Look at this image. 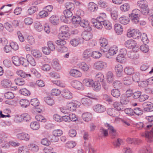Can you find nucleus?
<instances>
[{"label":"nucleus","mask_w":153,"mask_h":153,"mask_svg":"<svg viewBox=\"0 0 153 153\" xmlns=\"http://www.w3.org/2000/svg\"><path fill=\"white\" fill-rule=\"evenodd\" d=\"M137 6L140 9V13L143 15L147 16L149 12V9L148 7V4L147 2L144 0H140L137 2Z\"/></svg>","instance_id":"1"},{"label":"nucleus","mask_w":153,"mask_h":153,"mask_svg":"<svg viewBox=\"0 0 153 153\" xmlns=\"http://www.w3.org/2000/svg\"><path fill=\"white\" fill-rule=\"evenodd\" d=\"M127 35L128 37H132L134 39H137L140 36V33L137 29H129L128 30Z\"/></svg>","instance_id":"2"},{"label":"nucleus","mask_w":153,"mask_h":153,"mask_svg":"<svg viewBox=\"0 0 153 153\" xmlns=\"http://www.w3.org/2000/svg\"><path fill=\"white\" fill-rule=\"evenodd\" d=\"M81 103L77 101H75L74 102H68L66 105V107L69 111H75L77 108L79 107Z\"/></svg>","instance_id":"3"},{"label":"nucleus","mask_w":153,"mask_h":153,"mask_svg":"<svg viewBox=\"0 0 153 153\" xmlns=\"http://www.w3.org/2000/svg\"><path fill=\"white\" fill-rule=\"evenodd\" d=\"M107 66V64L106 62L102 61H97L94 63L93 65L95 69L100 71L105 68Z\"/></svg>","instance_id":"4"},{"label":"nucleus","mask_w":153,"mask_h":153,"mask_svg":"<svg viewBox=\"0 0 153 153\" xmlns=\"http://www.w3.org/2000/svg\"><path fill=\"white\" fill-rule=\"evenodd\" d=\"M71 84L73 88L77 90L82 91L84 89V86L82 82L79 81L73 80L71 82Z\"/></svg>","instance_id":"5"},{"label":"nucleus","mask_w":153,"mask_h":153,"mask_svg":"<svg viewBox=\"0 0 153 153\" xmlns=\"http://www.w3.org/2000/svg\"><path fill=\"white\" fill-rule=\"evenodd\" d=\"M118 50V47L115 45H114L110 47L108 52L106 54V57L108 58H110V57L116 54Z\"/></svg>","instance_id":"6"},{"label":"nucleus","mask_w":153,"mask_h":153,"mask_svg":"<svg viewBox=\"0 0 153 153\" xmlns=\"http://www.w3.org/2000/svg\"><path fill=\"white\" fill-rule=\"evenodd\" d=\"M93 109L95 112L98 113H103L106 110L105 107L100 104H97L94 105Z\"/></svg>","instance_id":"7"},{"label":"nucleus","mask_w":153,"mask_h":153,"mask_svg":"<svg viewBox=\"0 0 153 153\" xmlns=\"http://www.w3.org/2000/svg\"><path fill=\"white\" fill-rule=\"evenodd\" d=\"M61 95L63 97L66 99H71L73 97V94L67 89L63 90L62 91Z\"/></svg>","instance_id":"8"},{"label":"nucleus","mask_w":153,"mask_h":153,"mask_svg":"<svg viewBox=\"0 0 153 153\" xmlns=\"http://www.w3.org/2000/svg\"><path fill=\"white\" fill-rule=\"evenodd\" d=\"M141 135L142 137H145L147 139L148 141L152 142L153 141L152 138L153 137V128L150 132L146 131L142 133Z\"/></svg>","instance_id":"9"},{"label":"nucleus","mask_w":153,"mask_h":153,"mask_svg":"<svg viewBox=\"0 0 153 153\" xmlns=\"http://www.w3.org/2000/svg\"><path fill=\"white\" fill-rule=\"evenodd\" d=\"M69 73L71 76L75 78H79L82 76V73L80 71L74 69H71Z\"/></svg>","instance_id":"10"},{"label":"nucleus","mask_w":153,"mask_h":153,"mask_svg":"<svg viewBox=\"0 0 153 153\" xmlns=\"http://www.w3.org/2000/svg\"><path fill=\"white\" fill-rule=\"evenodd\" d=\"M125 45L128 48L134 49L136 46L137 43L134 40L130 39L125 42Z\"/></svg>","instance_id":"11"},{"label":"nucleus","mask_w":153,"mask_h":153,"mask_svg":"<svg viewBox=\"0 0 153 153\" xmlns=\"http://www.w3.org/2000/svg\"><path fill=\"white\" fill-rule=\"evenodd\" d=\"M17 138L20 140L28 141L30 138V135L26 133H22L16 135Z\"/></svg>","instance_id":"12"},{"label":"nucleus","mask_w":153,"mask_h":153,"mask_svg":"<svg viewBox=\"0 0 153 153\" xmlns=\"http://www.w3.org/2000/svg\"><path fill=\"white\" fill-rule=\"evenodd\" d=\"M82 82L84 85L91 87L94 84V80L91 78H85L82 80Z\"/></svg>","instance_id":"13"},{"label":"nucleus","mask_w":153,"mask_h":153,"mask_svg":"<svg viewBox=\"0 0 153 153\" xmlns=\"http://www.w3.org/2000/svg\"><path fill=\"white\" fill-rule=\"evenodd\" d=\"M114 70L117 76L120 77L123 70V66L120 64L117 65L115 66Z\"/></svg>","instance_id":"14"},{"label":"nucleus","mask_w":153,"mask_h":153,"mask_svg":"<svg viewBox=\"0 0 153 153\" xmlns=\"http://www.w3.org/2000/svg\"><path fill=\"white\" fill-rule=\"evenodd\" d=\"M83 120L85 122H88L92 118V114L91 113L86 112L83 113L82 116Z\"/></svg>","instance_id":"15"},{"label":"nucleus","mask_w":153,"mask_h":153,"mask_svg":"<svg viewBox=\"0 0 153 153\" xmlns=\"http://www.w3.org/2000/svg\"><path fill=\"white\" fill-rule=\"evenodd\" d=\"M114 28L116 33L118 35L121 34L123 32L122 26L118 23H116L114 26Z\"/></svg>","instance_id":"16"},{"label":"nucleus","mask_w":153,"mask_h":153,"mask_svg":"<svg viewBox=\"0 0 153 153\" xmlns=\"http://www.w3.org/2000/svg\"><path fill=\"white\" fill-rule=\"evenodd\" d=\"M143 105L144 111L147 112L152 111L153 108V104L150 102H145L143 103Z\"/></svg>","instance_id":"17"},{"label":"nucleus","mask_w":153,"mask_h":153,"mask_svg":"<svg viewBox=\"0 0 153 153\" xmlns=\"http://www.w3.org/2000/svg\"><path fill=\"white\" fill-rule=\"evenodd\" d=\"M49 21L53 25H56L59 23V19L58 16L54 15L50 17Z\"/></svg>","instance_id":"18"},{"label":"nucleus","mask_w":153,"mask_h":153,"mask_svg":"<svg viewBox=\"0 0 153 153\" xmlns=\"http://www.w3.org/2000/svg\"><path fill=\"white\" fill-rule=\"evenodd\" d=\"M82 39L79 37L74 38L70 41V43L74 47H76L82 43Z\"/></svg>","instance_id":"19"},{"label":"nucleus","mask_w":153,"mask_h":153,"mask_svg":"<svg viewBox=\"0 0 153 153\" xmlns=\"http://www.w3.org/2000/svg\"><path fill=\"white\" fill-rule=\"evenodd\" d=\"M113 106L115 109L119 111H122L124 110V107L120 102H115L113 104Z\"/></svg>","instance_id":"20"},{"label":"nucleus","mask_w":153,"mask_h":153,"mask_svg":"<svg viewBox=\"0 0 153 153\" xmlns=\"http://www.w3.org/2000/svg\"><path fill=\"white\" fill-rule=\"evenodd\" d=\"M114 75L111 71L108 72L106 75V80L108 83H111L114 80Z\"/></svg>","instance_id":"21"},{"label":"nucleus","mask_w":153,"mask_h":153,"mask_svg":"<svg viewBox=\"0 0 153 153\" xmlns=\"http://www.w3.org/2000/svg\"><path fill=\"white\" fill-rule=\"evenodd\" d=\"M79 68L84 72L88 71L90 68L89 65L85 62H82L78 64Z\"/></svg>","instance_id":"22"},{"label":"nucleus","mask_w":153,"mask_h":153,"mask_svg":"<svg viewBox=\"0 0 153 153\" xmlns=\"http://www.w3.org/2000/svg\"><path fill=\"white\" fill-rule=\"evenodd\" d=\"M12 82L8 79H4L1 82V85L4 88H9L11 87Z\"/></svg>","instance_id":"23"},{"label":"nucleus","mask_w":153,"mask_h":153,"mask_svg":"<svg viewBox=\"0 0 153 153\" xmlns=\"http://www.w3.org/2000/svg\"><path fill=\"white\" fill-rule=\"evenodd\" d=\"M26 58L27 59L28 64L30 63L31 65L33 66L36 65V61L30 54H27L26 56Z\"/></svg>","instance_id":"24"},{"label":"nucleus","mask_w":153,"mask_h":153,"mask_svg":"<svg viewBox=\"0 0 153 153\" xmlns=\"http://www.w3.org/2000/svg\"><path fill=\"white\" fill-rule=\"evenodd\" d=\"M119 21L121 24L126 25L129 22L130 19L126 16H122L119 18Z\"/></svg>","instance_id":"25"},{"label":"nucleus","mask_w":153,"mask_h":153,"mask_svg":"<svg viewBox=\"0 0 153 153\" xmlns=\"http://www.w3.org/2000/svg\"><path fill=\"white\" fill-rule=\"evenodd\" d=\"M82 36L83 39L86 41L89 40L92 37V34L89 32L87 31L83 32L82 33Z\"/></svg>","instance_id":"26"},{"label":"nucleus","mask_w":153,"mask_h":153,"mask_svg":"<svg viewBox=\"0 0 153 153\" xmlns=\"http://www.w3.org/2000/svg\"><path fill=\"white\" fill-rule=\"evenodd\" d=\"M146 118L148 120L146 124V129H149L153 126V115L147 117Z\"/></svg>","instance_id":"27"},{"label":"nucleus","mask_w":153,"mask_h":153,"mask_svg":"<svg viewBox=\"0 0 153 153\" xmlns=\"http://www.w3.org/2000/svg\"><path fill=\"white\" fill-rule=\"evenodd\" d=\"M138 153H152V151L150 146H145L141 148L138 151Z\"/></svg>","instance_id":"28"},{"label":"nucleus","mask_w":153,"mask_h":153,"mask_svg":"<svg viewBox=\"0 0 153 153\" xmlns=\"http://www.w3.org/2000/svg\"><path fill=\"white\" fill-rule=\"evenodd\" d=\"M105 126L110 131V132L111 135L113 136V137L115 135L116 130L110 124L106 123L105 124Z\"/></svg>","instance_id":"29"},{"label":"nucleus","mask_w":153,"mask_h":153,"mask_svg":"<svg viewBox=\"0 0 153 153\" xmlns=\"http://www.w3.org/2000/svg\"><path fill=\"white\" fill-rule=\"evenodd\" d=\"M128 16L130 18L140 16V10L137 9H134L132 11L131 13L129 14Z\"/></svg>","instance_id":"30"},{"label":"nucleus","mask_w":153,"mask_h":153,"mask_svg":"<svg viewBox=\"0 0 153 153\" xmlns=\"http://www.w3.org/2000/svg\"><path fill=\"white\" fill-rule=\"evenodd\" d=\"M52 65L54 69L57 70H59L61 68L59 62V61L57 59H55L53 60Z\"/></svg>","instance_id":"31"},{"label":"nucleus","mask_w":153,"mask_h":153,"mask_svg":"<svg viewBox=\"0 0 153 153\" xmlns=\"http://www.w3.org/2000/svg\"><path fill=\"white\" fill-rule=\"evenodd\" d=\"M94 78L97 82H101L104 80V76L102 73L98 72L95 75Z\"/></svg>","instance_id":"32"},{"label":"nucleus","mask_w":153,"mask_h":153,"mask_svg":"<svg viewBox=\"0 0 153 153\" xmlns=\"http://www.w3.org/2000/svg\"><path fill=\"white\" fill-rule=\"evenodd\" d=\"M81 102L84 105L86 106H90L92 104L91 101L89 98H82Z\"/></svg>","instance_id":"33"},{"label":"nucleus","mask_w":153,"mask_h":153,"mask_svg":"<svg viewBox=\"0 0 153 153\" xmlns=\"http://www.w3.org/2000/svg\"><path fill=\"white\" fill-rule=\"evenodd\" d=\"M81 20L80 17L74 16L72 18V22L75 26L77 27L79 25Z\"/></svg>","instance_id":"34"},{"label":"nucleus","mask_w":153,"mask_h":153,"mask_svg":"<svg viewBox=\"0 0 153 153\" xmlns=\"http://www.w3.org/2000/svg\"><path fill=\"white\" fill-rule=\"evenodd\" d=\"M88 9L91 11L96 10L97 9V5L93 2L89 3L88 6Z\"/></svg>","instance_id":"35"},{"label":"nucleus","mask_w":153,"mask_h":153,"mask_svg":"<svg viewBox=\"0 0 153 153\" xmlns=\"http://www.w3.org/2000/svg\"><path fill=\"white\" fill-rule=\"evenodd\" d=\"M124 70L125 73L128 75L133 74L134 73V69L131 66L126 67L125 68Z\"/></svg>","instance_id":"36"},{"label":"nucleus","mask_w":153,"mask_h":153,"mask_svg":"<svg viewBox=\"0 0 153 153\" xmlns=\"http://www.w3.org/2000/svg\"><path fill=\"white\" fill-rule=\"evenodd\" d=\"M38 10L37 7L34 6H31L29 7L27 12L29 15H31L37 12Z\"/></svg>","instance_id":"37"},{"label":"nucleus","mask_w":153,"mask_h":153,"mask_svg":"<svg viewBox=\"0 0 153 153\" xmlns=\"http://www.w3.org/2000/svg\"><path fill=\"white\" fill-rule=\"evenodd\" d=\"M107 111L108 114L112 117H115L118 115V113L117 112L115 109L113 108H109L107 109Z\"/></svg>","instance_id":"38"},{"label":"nucleus","mask_w":153,"mask_h":153,"mask_svg":"<svg viewBox=\"0 0 153 153\" xmlns=\"http://www.w3.org/2000/svg\"><path fill=\"white\" fill-rule=\"evenodd\" d=\"M106 18V15L105 13H100V16L97 17L96 20L99 22H100L102 23L104 21H105V19Z\"/></svg>","instance_id":"39"},{"label":"nucleus","mask_w":153,"mask_h":153,"mask_svg":"<svg viewBox=\"0 0 153 153\" xmlns=\"http://www.w3.org/2000/svg\"><path fill=\"white\" fill-rule=\"evenodd\" d=\"M30 128L33 130H37L40 127L39 123L36 121L32 122L30 123Z\"/></svg>","instance_id":"40"},{"label":"nucleus","mask_w":153,"mask_h":153,"mask_svg":"<svg viewBox=\"0 0 153 153\" xmlns=\"http://www.w3.org/2000/svg\"><path fill=\"white\" fill-rule=\"evenodd\" d=\"M82 57L85 59H87L91 57V51L89 49L84 51L82 55Z\"/></svg>","instance_id":"41"},{"label":"nucleus","mask_w":153,"mask_h":153,"mask_svg":"<svg viewBox=\"0 0 153 153\" xmlns=\"http://www.w3.org/2000/svg\"><path fill=\"white\" fill-rule=\"evenodd\" d=\"M28 146L29 148L33 152H37L39 150L38 146L35 144L30 143L28 145Z\"/></svg>","instance_id":"42"},{"label":"nucleus","mask_w":153,"mask_h":153,"mask_svg":"<svg viewBox=\"0 0 153 153\" xmlns=\"http://www.w3.org/2000/svg\"><path fill=\"white\" fill-rule=\"evenodd\" d=\"M94 90L98 91H99L101 88V85L99 82L94 81L92 86H91Z\"/></svg>","instance_id":"43"},{"label":"nucleus","mask_w":153,"mask_h":153,"mask_svg":"<svg viewBox=\"0 0 153 153\" xmlns=\"http://www.w3.org/2000/svg\"><path fill=\"white\" fill-rule=\"evenodd\" d=\"M32 54L36 58H40L42 56V53L40 51L36 49H34L31 51Z\"/></svg>","instance_id":"44"},{"label":"nucleus","mask_w":153,"mask_h":153,"mask_svg":"<svg viewBox=\"0 0 153 153\" xmlns=\"http://www.w3.org/2000/svg\"><path fill=\"white\" fill-rule=\"evenodd\" d=\"M44 100L45 102L49 105L52 106L55 103L54 100L49 97H45L44 98Z\"/></svg>","instance_id":"45"},{"label":"nucleus","mask_w":153,"mask_h":153,"mask_svg":"<svg viewBox=\"0 0 153 153\" xmlns=\"http://www.w3.org/2000/svg\"><path fill=\"white\" fill-rule=\"evenodd\" d=\"M16 73L18 75L23 78L28 76L29 77L31 76L30 74H26L23 71L20 70H18L16 71Z\"/></svg>","instance_id":"46"},{"label":"nucleus","mask_w":153,"mask_h":153,"mask_svg":"<svg viewBox=\"0 0 153 153\" xmlns=\"http://www.w3.org/2000/svg\"><path fill=\"white\" fill-rule=\"evenodd\" d=\"M59 36V39L67 40L70 37V34L69 33H60Z\"/></svg>","instance_id":"47"},{"label":"nucleus","mask_w":153,"mask_h":153,"mask_svg":"<svg viewBox=\"0 0 153 153\" xmlns=\"http://www.w3.org/2000/svg\"><path fill=\"white\" fill-rule=\"evenodd\" d=\"M129 102L128 97L125 95H122L120 97V102L123 105L127 104Z\"/></svg>","instance_id":"48"},{"label":"nucleus","mask_w":153,"mask_h":153,"mask_svg":"<svg viewBox=\"0 0 153 153\" xmlns=\"http://www.w3.org/2000/svg\"><path fill=\"white\" fill-rule=\"evenodd\" d=\"M91 57L94 59H99L101 57V53L98 51H91Z\"/></svg>","instance_id":"49"},{"label":"nucleus","mask_w":153,"mask_h":153,"mask_svg":"<svg viewBox=\"0 0 153 153\" xmlns=\"http://www.w3.org/2000/svg\"><path fill=\"white\" fill-rule=\"evenodd\" d=\"M61 91L56 88L52 89L51 91V94L53 96H59L61 94Z\"/></svg>","instance_id":"50"},{"label":"nucleus","mask_w":153,"mask_h":153,"mask_svg":"<svg viewBox=\"0 0 153 153\" xmlns=\"http://www.w3.org/2000/svg\"><path fill=\"white\" fill-rule=\"evenodd\" d=\"M19 103L22 107L26 108L30 104L29 102L27 100H21L19 101Z\"/></svg>","instance_id":"51"},{"label":"nucleus","mask_w":153,"mask_h":153,"mask_svg":"<svg viewBox=\"0 0 153 153\" xmlns=\"http://www.w3.org/2000/svg\"><path fill=\"white\" fill-rule=\"evenodd\" d=\"M130 5L127 3H125L120 7V10L123 12H126L130 9Z\"/></svg>","instance_id":"52"},{"label":"nucleus","mask_w":153,"mask_h":153,"mask_svg":"<svg viewBox=\"0 0 153 153\" xmlns=\"http://www.w3.org/2000/svg\"><path fill=\"white\" fill-rule=\"evenodd\" d=\"M12 59L13 63L16 66H19L20 65V58L19 59L17 56H15L12 57Z\"/></svg>","instance_id":"53"},{"label":"nucleus","mask_w":153,"mask_h":153,"mask_svg":"<svg viewBox=\"0 0 153 153\" xmlns=\"http://www.w3.org/2000/svg\"><path fill=\"white\" fill-rule=\"evenodd\" d=\"M102 24L105 28L107 30H110L112 28V25L108 20H106Z\"/></svg>","instance_id":"54"},{"label":"nucleus","mask_w":153,"mask_h":153,"mask_svg":"<svg viewBox=\"0 0 153 153\" xmlns=\"http://www.w3.org/2000/svg\"><path fill=\"white\" fill-rule=\"evenodd\" d=\"M111 94L114 97L117 98L119 97L120 95V91L116 89H113L111 91Z\"/></svg>","instance_id":"55"},{"label":"nucleus","mask_w":153,"mask_h":153,"mask_svg":"<svg viewBox=\"0 0 153 153\" xmlns=\"http://www.w3.org/2000/svg\"><path fill=\"white\" fill-rule=\"evenodd\" d=\"M90 23L89 21L86 19L81 20L80 25L81 27L84 28H87L89 25Z\"/></svg>","instance_id":"56"},{"label":"nucleus","mask_w":153,"mask_h":153,"mask_svg":"<svg viewBox=\"0 0 153 153\" xmlns=\"http://www.w3.org/2000/svg\"><path fill=\"white\" fill-rule=\"evenodd\" d=\"M35 28L38 31H41L43 29V27L42 24L39 22H37L34 24Z\"/></svg>","instance_id":"57"},{"label":"nucleus","mask_w":153,"mask_h":153,"mask_svg":"<svg viewBox=\"0 0 153 153\" xmlns=\"http://www.w3.org/2000/svg\"><path fill=\"white\" fill-rule=\"evenodd\" d=\"M18 152L19 153H29V151L27 147L22 146L19 147Z\"/></svg>","instance_id":"58"},{"label":"nucleus","mask_w":153,"mask_h":153,"mask_svg":"<svg viewBox=\"0 0 153 153\" xmlns=\"http://www.w3.org/2000/svg\"><path fill=\"white\" fill-rule=\"evenodd\" d=\"M19 92L21 94L26 96H29L30 94L29 91L25 88L20 89Z\"/></svg>","instance_id":"59"},{"label":"nucleus","mask_w":153,"mask_h":153,"mask_svg":"<svg viewBox=\"0 0 153 153\" xmlns=\"http://www.w3.org/2000/svg\"><path fill=\"white\" fill-rule=\"evenodd\" d=\"M49 14V13H48L47 11L45 10L40 11L39 13V16L41 18L47 17L48 16Z\"/></svg>","instance_id":"60"},{"label":"nucleus","mask_w":153,"mask_h":153,"mask_svg":"<svg viewBox=\"0 0 153 153\" xmlns=\"http://www.w3.org/2000/svg\"><path fill=\"white\" fill-rule=\"evenodd\" d=\"M15 82L16 85L20 86L22 85L25 84L24 79L20 78H18L15 79Z\"/></svg>","instance_id":"61"},{"label":"nucleus","mask_w":153,"mask_h":153,"mask_svg":"<svg viewBox=\"0 0 153 153\" xmlns=\"http://www.w3.org/2000/svg\"><path fill=\"white\" fill-rule=\"evenodd\" d=\"M76 143L73 141H70L67 142L65 145V147L68 148H72L76 146Z\"/></svg>","instance_id":"62"},{"label":"nucleus","mask_w":153,"mask_h":153,"mask_svg":"<svg viewBox=\"0 0 153 153\" xmlns=\"http://www.w3.org/2000/svg\"><path fill=\"white\" fill-rule=\"evenodd\" d=\"M128 56L131 59H138L139 57V54L137 53H134V52H131L130 53L128 54Z\"/></svg>","instance_id":"63"},{"label":"nucleus","mask_w":153,"mask_h":153,"mask_svg":"<svg viewBox=\"0 0 153 153\" xmlns=\"http://www.w3.org/2000/svg\"><path fill=\"white\" fill-rule=\"evenodd\" d=\"M53 135L55 137H59L63 134L62 130L60 129H56L53 130L52 132Z\"/></svg>","instance_id":"64"}]
</instances>
